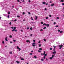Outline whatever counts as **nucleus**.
Listing matches in <instances>:
<instances>
[{"label":"nucleus","mask_w":64,"mask_h":64,"mask_svg":"<svg viewBox=\"0 0 64 64\" xmlns=\"http://www.w3.org/2000/svg\"><path fill=\"white\" fill-rule=\"evenodd\" d=\"M11 28H12V29H13V28H13V27H11Z\"/></svg>","instance_id":"obj_59"},{"label":"nucleus","mask_w":64,"mask_h":64,"mask_svg":"<svg viewBox=\"0 0 64 64\" xmlns=\"http://www.w3.org/2000/svg\"><path fill=\"white\" fill-rule=\"evenodd\" d=\"M45 58H46V57L44 56V59H45Z\"/></svg>","instance_id":"obj_53"},{"label":"nucleus","mask_w":64,"mask_h":64,"mask_svg":"<svg viewBox=\"0 0 64 64\" xmlns=\"http://www.w3.org/2000/svg\"><path fill=\"white\" fill-rule=\"evenodd\" d=\"M16 63H18V64H19V63H20V62H18V61H16Z\"/></svg>","instance_id":"obj_4"},{"label":"nucleus","mask_w":64,"mask_h":64,"mask_svg":"<svg viewBox=\"0 0 64 64\" xmlns=\"http://www.w3.org/2000/svg\"><path fill=\"white\" fill-rule=\"evenodd\" d=\"M14 22H15L16 21H17V20L15 19L14 20Z\"/></svg>","instance_id":"obj_25"},{"label":"nucleus","mask_w":64,"mask_h":64,"mask_svg":"<svg viewBox=\"0 0 64 64\" xmlns=\"http://www.w3.org/2000/svg\"><path fill=\"white\" fill-rule=\"evenodd\" d=\"M46 11H47V8H45V9H44Z\"/></svg>","instance_id":"obj_35"},{"label":"nucleus","mask_w":64,"mask_h":64,"mask_svg":"<svg viewBox=\"0 0 64 64\" xmlns=\"http://www.w3.org/2000/svg\"><path fill=\"white\" fill-rule=\"evenodd\" d=\"M12 52H10V54H12Z\"/></svg>","instance_id":"obj_28"},{"label":"nucleus","mask_w":64,"mask_h":64,"mask_svg":"<svg viewBox=\"0 0 64 64\" xmlns=\"http://www.w3.org/2000/svg\"><path fill=\"white\" fill-rule=\"evenodd\" d=\"M13 41H14V42H16V40H14Z\"/></svg>","instance_id":"obj_44"},{"label":"nucleus","mask_w":64,"mask_h":64,"mask_svg":"<svg viewBox=\"0 0 64 64\" xmlns=\"http://www.w3.org/2000/svg\"><path fill=\"white\" fill-rule=\"evenodd\" d=\"M17 17L19 18V17H20L19 16H17Z\"/></svg>","instance_id":"obj_54"},{"label":"nucleus","mask_w":64,"mask_h":64,"mask_svg":"<svg viewBox=\"0 0 64 64\" xmlns=\"http://www.w3.org/2000/svg\"><path fill=\"white\" fill-rule=\"evenodd\" d=\"M42 61H44V60L43 59H42Z\"/></svg>","instance_id":"obj_32"},{"label":"nucleus","mask_w":64,"mask_h":64,"mask_svg":"<svg viewBox=\"0 0 64 64\" xmlns=\"http://www.w3.org/2000/svg\"><path fill=\"white\" fill-rule=\"evenodd\" d=\"M22 2H25V1L23 0Z\"/></svg>","instance_id":"obj_58"},{"label":"nucleus","mask_w":64,"mask_h":64,"mask_svg":"<svg viewBox=\"0 0 64 64\" xmlns=\"http://www.w3.org/2000/svg\"><path fill=\"white\" fill-rule=\"evenodd\" d=\"M62 5H64V3H62Z\"/></svg>","instance_id":"obj_50"},{"label":"nucleus","mask_w":64,"mask_h":64,"mask_svg":"<svg viewBox=\"0 0 64 64\" xmlns=\"http://www.w3.org/2000/svg\"><path fill=\"white\" fill-rule=\"evenodd\" d=\"M16 27H14V29H16Z\"/></svg>","instance_id":"obj_23"},{"label":"nucleus","mask_w":64,"mask_h":64,"mask_svg":"<svg viewBox=\"0 0 64 64\" xmlns=\"http://www.w3.org/2000/svg\"><path fill=\"white\" fill-rule=\"evenodd\" d=\"M38 52H41V51L40 50H38Z\"/></svg>","instance_id":"obj_24"},{"label":"nucleus","mask_w":64,"mask_h":64,"mask_svg":"<svg viewBox=\"0 0 64 64\" xmlns=\"http://www.w3.org/2000/svg\"><path fill=\"white\" fill-rule=\"evenodd\" d=\"M10 12H9L8 13V14H10Z\"/></svg>","instance_id":"obj_45"},{"label":"nucleus","mask_w":64,"mask_h":64,"mask_svg":"<svg viewBox=\"0 0 64 64\" xmlns=\"http://www.w3.org/2000/svg\"><path fill=\"white\" fill-rule=\"evenodd\" d=\"M17 1L18 2H20V0H18Z\"/></svg>","instance_id":"obj_55"},{"label":"nucleus","mask_w":64,"mask_h":64,"mask_svg":"<svg viewBox=\"0 0 64 64\" xmlns=\"http://www.w3.org/2000/svg\"><path fill=\"white\" fill-rule=\"evenodd\" d=\"M33 41L34 42V43H35V40H33Z\"/></svg>","instance_id":"obj_18"},{"label":"nucleus","mask_w":64,"mask_h":64,"mask_svg":"<svg viewBox=\"0 0 64 64\" xmlns=\"http://www.w3.org/2000/svg\"><path fill=\"white\" fill-rule=\"evenodd\" d=\"M59 46L60 48H62V47H63V45L62 44L61 45H60Z\"/></svg>","instance_id":"obj_3"},{"label":"nucleus","mask_w":64,"mask_h":64,"mask_svg":"<svg viewBox=\"0 0 64 64\" xmlns=\"http://www.w3.org/2000/svg\"><path fill=\"white\" fill-rule=\"evenodd\" d=\"M12 31H15V29H13L12 30Z\"/></svg>","instance_id":"obj_38"},{"label":"nucleus","mask_w":64,"mask_h":64,"mask_svg":"<svg viewBox=\"0 0 64 64\" xmlns=\"http://www.w3.org/2000/svg\"><path fill=\"white\" fill-rule=\"evenodd\" d=\"M15 32H17V30H15Z\"/></svg>","instance_id":"obj_57"},{"label":"nucleus","mask_w":64,"mask_h":64,"mask_svg":"<svg viewBox=\"0 0 64 64\" xmlns=\"http://www.w3.org/2000/svg\"><path fill=\"white\" fill-rule=\"evenodd\" d=\"M28 30V29H29V28H26Z\"/></svg>","instance_id":"obj_62"},{"label":"nucleus","mask_w":64,"mask_h":64,"mask_svg":"<svg viewBox=\"0 0 64 64\" xmlns=\"http://www.w3.org/2000/svg\"><path fill=\"white\" fill-rule=\"evenodd\" d=\"M56 22H54V25H55V24H56Z\"/></svg>","instance_id":"obj_41"},{"label":"nucleus","mask_w":64,"mask_h":64,"mask_svg":"<svg viewBox=\"0 0 64 64\" xmlns=\"http://www.w3.org/2000/svg\"><path fill=\"white\" fill-rule=\"evenodd\" d=\"M46 28V27H45L43 28V29H45Z\"/></svg>","instance_id":"obj_19"},{"label":"nucleus","mask_w":64,"mask_h":64,"mask_svg":"<svg viewBox=\"0 0 64 64\" xmlns=\"http://www.w3.org/2000/svg\"><path fill=\"white\" fill-rule=\"evenodd\" d=\"M10 43H12V42H10Z\"/></svg>","instance_id":"obj_61"},{"label":"nucleus","mask_w":64,"mask_h":64,"mask_svg":"<svg viewBox=\"0 0 64 64\" xmlns=\"http://www.w3.org/2000/svg\"><path fill=\"white\" fill-rule=\"evenodd\" d=\"M34 58H37V57H36V56H34Z\"/></svg>","instance_id":"obj_13"},{"label":"nucleus","mask_w":64,"mask_h":64,"mask_svg":"<svg viewBox=\"0 0 64 64\" xmlns=\"http://www.w3.org/2000/svg\"><path fill=\"white\" fill-rule=\"evenodd\" d=\"M12 36H10V38H12Z\"/></svg>","instance_id":"obj_42"},{"label":"nucleus","mask_w":64,"mask_h":64,"mask_svg":"<svg viewBox=\"0 0 64 64\" xmlns=\"http://www.w3.org/2000/svg\"><path fill=\"white\" fill-rule=\"evenodd\" d=\"M26 42H29V43H30V41L29 40H26Z\"/></svg>","instance_id":"obj_6"},{"label":"nucleus","mask_w":64,"mask_h":64,"mask_svg":"<svg viewBox=\"0 0 64 64\" xmlns=\"http://www.w3.org/2000/svg\"><path fill=\"white\" fill-rule=\"evenodd\" d=\"M40 41H39V42H38V43H40Z\"/></svg>","instance_id":"obj_64"},{"label":"nucleus","mask_w":64,"mask_h":64,"mask_svg":"<svg viewBox=\"0 0 64 64\" xmlns=\"http://www.w3.org/2000/svg\"><path fill=\"white\" fill-rule=\"evenodd\" d=\"M11 22H10V23H9V24H10V25H11Z\"/></svg>","instance_id":"obj_52"},{"label":"nucleus","mask_w":64,"mask_h":64,"mask_svg":"<svg viewBox=\"0 0 64 64\" xmlns=\"http://www.w3.org/2000/svg\"><path fill=\"white\" fill-rule=\"evenodd\" d=\"M30 30H32L33 29V28H32L31 27L30 28Z\"/></svg>","instance_id":"obj_12"},{"label":"nucleus","mask_w":64,"mask_h":64,"mask_svg":"<svg viewBox=\"0 0 64 64\" xmlns=\"http://www.w3.org/2000/svg\"><path fill=\"white\" fill-rule=\"evenodd\" d=\"M44 56H47V54H44Z\"/></svg>","instance_id":"obj_43"},{"label":"nucleus","mask_w":64,"mask_h":64,"mask_svg":"<svg viewBox=\"0 0 64 64\" xmlns=\"http://www.w3.org/2000/svg\"><path fill=\"white\" fill-rule=\"evenodd\" d=\"M7 37H6L5 39V40L6 41H8V40H7Z\"/></svg>","instance_id":"obj_5"},{"label":"nucleus","mask_w":64,"mask_h":64,"mask_svg":"<svg viewBox=\"0 0 64 64\" xmlns=\"http://www.w3.org/2000/svg\"><path fill=\"white\" fill-rule=\"evenodd\" d=\"M18 49L19 51H20L21 50V49L20 48H18Z\"/></svg>","instance_id":"obj_22"},{"label":"nucleus","mask_w":64,"mask_h":64,"mask_svg":"<svg viewBox=\"0 0 64 64\" xmlns=\"http://www.w3.org/2000/svg\"><path fill=\"white\" fill-rule=\"evenodd\" d=\"M21 60H24V59L23 58H21Z\"/></svg>","instance_id":"obj_20"},{"label":"nucleus","mask_w":64,"mask_h":64,"mask_svg":"<svg viewBox=\"0 0 64 64\" xmlns=\"http://www.w3.org/2000/svg\"><path fill=\"white\" fill-rule=\"evenodd\" d=\"M55 48H54V52H52V53L53 54H55L56 53V51H55Z\"/></svg>","instance_id":"obj_1"},{"label":"nucleus","mask_w":64,"mask_h":64,"mask_svg":"<svg viewBox=\"0 0 64 64\" xmlns=\"http://www.w3.org/2000/svg\"><path fill=\"white\" fill-rule=\"evenodd\" d=\"M28 14H29V15H30V12H28Z\"/></svg>","instance_id":"obj_49"},{"label":"nucleus","mask_w":64,"mask_h":64,"mask_svg":"<svg viewBox=\"0 0 64 64\" xmlns=\"http://www.w3.org/2000/svg\"><path fill=\"white\" fill-rule=\"evenodd\" d=\"M25 37H26V38H27V36H25Z\"/></svg>","instance_id":"obj_60"},{"label":"nucleus","mask_w":64,"mask_h":64,"mask_svg":"<svg viewBox=\"0 0 64 64\" xmlns=\"http://www.w3.org/2000/svg\"><path fill=\"white\" fill-rule=\"evenodd\" d=\"M48 19V17H46V19Z\"/></svg>","instance_id":"obj_46"},{"label":"nucleus","mask_w":64,"mask_h":64,"mask_svg":"<svg viewBox=\"0 0 64 64\" xmlns=\"http://www.w3.org/2000/svg\"><path fill=\"white\" fill-rule=\"evenodd\" d=\"M52 58H53L52 57H51L50 58V60L52 59Z\"/></svg>","instance_id":"obj_16"},{"label":"nucleus","mask_w":64,"mask_h":64,"mask_svg":"<svg viewBox=\"0 0 64 64\" xmlns=\"http://www.w3.org/2000/svg\"><path fill=\"white\" fill-rule=\"evenodd\" d=\"M39 50H42V48H40Z\"/></svg>","instance_id":"obj_30"},{"label":"nucleus","mask_w":64,"mask_h":64,"mask_svg":"<svg viewBox=\"0 0 64 64\" xmlns=\"http://www.w3.org/2000/svg\"><path fill=\"white\" fill-rule=\"evenodd\" d=\"M44 41H45V42L46 41V39H44Z\"/></svg>","instance_id":"obj_33"},{"label":"nucleus","mask_w":64,"mask_h":64,"mask_svg":"<svg viewBox=\"0 0 64 64\" xmlns=\"http://www.w3.org/2000/svg\"><path fill=\"white\" fill-rule=\"evenodd\" d=\"M41 24H43V22H41Z\"/></svg>","instance_id":"obj_40"},{"label":"nucleus","mask_w":64,"mask_h":64,"mask_svg":"<svg viewBox=\"0 0 64 64\" xmlns=\"http://www.w3.org/2000/svg\"><path fill=\"white\" fill-rule=\"evenodd\" d=\"M42 4H46V2H42Z\"/></svg>","instance_id":"obj_7"},{"label":"nucleus","mask_w":64,"mask_h":64,"mask_svg":"<svg viewBox=\"0 0 64 64\" xmlns=\"http://www.w3.org/2000/svg\"><path fill=\"white\" fill-rule=\"evenodd\" d=\"M41 44H39V46L40 47H41Z\"/></svg>","instance_id":"obj_27"},{"label":"nucleus","mask_w":64,"mask_h":64,"mask_svg":"<svg viewBox=\"0 0 64 64\" xmlns=\"http://www.w3.org/2000/svg\"><path fill=\"white\" fill-rule=\"evenodd\" d=\"M58 26H56V27H58Z\"/></svg>","instance_id":"obj_34"},{"label":"nucleus","mask_w":64,"mask_h":64,"mask_svg":"<svg viewBox=\"0 0 64 64\" xmlns=\"http://www.w3.org/2000/svg\"><path fill=\"white\" fill-rule=\"evenodd\" d=\"M22 14L23 15H24V14H25V12H23Z\"/></svg>","instance_id":"obj_37"},{"label":"nucleus","mask_w":64,"mask_h":64,"mask_svg":"<svg viewBox=\"0 0 64 64\" xmlns=\"http://www.w3.org/2000/svg\"><path fill=\"white\" fill-rule=\"evenodd\" d=\"M54 56H55L53 55H52V58H53V57H54Z\"/></svg>","instance_id":"obj_9"},{"label":"nucleus","mask_w":64,"mask_h":64,"mask_svg":"<svg viewBox=\"0 0 64 64\" xmlns=\"http://www.w3.org/2000/svg\"><path fill=\"white\" fill-rule=\"evenodd\" d=\"M40 31H43V30L42 29L40 30Z\"/></svg>","instance_id":"obj_39"},{"label":"nucleus","mask_w":64,"mask_h":64,"mask_svg":"<svg viewBox=\"0 0 64 64\" xmlns=\"http://www.w3.org/2000/svg\"><path fill=\"white\" fill-rule=\"evenodd\" d=\"M49 16L50 17H51V16H51V15H50Z\"/></svg>","instance_id":"obj_47"},{"label":"nucleus","mask_w":64,"mask_h":64,"mask_svg":"<svg viewBox=\"0 0 64 64\" xmlns=\"http://www.w3.org/2000/svg\"><path fill=\"white\" fill-rule=\"evenodd\" d=\"M36 17V20H37V19H38V17H37V16H35Z\"/></svg>","instance_id":"obj_8"},{"label":"nucleus","mask_w":64,"mask_h":64,"mask_svg":"<svg viewBox=\"0 0 64 64\" xmlns=\"http://www.w3.org/2000/svg\"><path fill=\"white\" fill-rule=\"evenodd\" d=\"M2 43L3 44H4L5 43V42H4V41H3L2 42Z\"/></svg>","instance_id":"obj_26"},{"label":"nucleus","mask_w":64,"mask_h":64,"mask_svg":"<svg viewBox=\"0 0 64 64\" xmlns=\"http://www.w3.org/2000/svg\"><path fill=\"white\" fill-rule=\"evenodd\" d=\"M54 4H51V6H54Z\"/></svg>","instance_id":"obj_11"},{"label":"nucleus","mask_w":64,"mask_h":64,"mask_svg":"<svg viewBox=\"0 0 64 64\" xmlns=\"http://www.w3.org/2000/svg\"><path fill=\"white\" fill-rule=\"evenodd\" d=\"M46 26L47 27H49V24H47Z\"/></svg>","instance_id":"obj_15"},{"label":"nucleus","mask_w":64,"mask_h":64,"mask_svg":"<svg viewBox=\"0 0 64 64\" xmlns=\"http://www.w3.org/2000/svg\"><path fill=\"white\" fill-rule=\"evenodd\" d=\"M35 44H36V43H33L32 44V46H33V47H35V46H36V45H35Z\"/></svg>","instance_id":"obj_2"},{"label":"nucleus","mask_w":64,"mask_h":64,"mask_svg":"<svg viewBox=\"0 0 64 64\" xmlns=\"http://www.w3.org/2000/svg\"><path fill=\"white\" fill-rule=\"evenodd\" d=\"M31 18V19H32V20H33V18L32 17Z\"/></svg>","instance_id":"obj_31"},{"label":"nucleus","mask_w":64,"mask_h":64,"mask_svg":"<svg viewBox=\"0 0 64 64\" xmlns=\"http://www.w3.org/2000/svg\"><path fill=\"white\" fill-rule=\"evenodd\" d=\"M61 2H64V0H61Z\"/></svg>","instance_id":"obj_29"},{"label":"nucleus","mask_w":64,"mask_h":64,"mask_svg":"<svg viewBox=\"0 0 64 64\" xmlns=\"http://www.w3.org/2000/svg\"><path fill=\"white\" fill-rule=\"evenodd\" d=\"M50 50H52V48H50Z\"/></svg>","instance_id":"obj_56"},{"label":"nucleus","mask_w":64,"mask_h":64,"mask_svg":"<svg viewBox=\"0 0 64 64\" xmlns=\"http://www.w3.org/2000/svg\"><path fill=\"white\" fill-rule=\"evenodd\" d=\"M44 25H45V26H47V24H43V26H44Z\"/></svg>","instance_id":"obj_10"},{"label":"nucleus","mask_w":64,"mask_h":64,"mask_svg":"<svg viewBox=\"0 0 64 64\" xmlns=\"http://www.w3.org/2000/svg\"><path fill=\"white\" fill-rule=\"evenodd\" d=\"M17 48H19V47H18V46H17Z\"/></svg>","instance_id":"obj_63"},{"label":"nucleus","mask_w":64,"mask_h":64,"mask_svg":"<svg viewBox=\"0 0 64 64\" xmlns=\"http://www.w3.org/2000/svg\"><path fill=\"white\" fill-rule=\"evenodd\" d=\"M63 32V31H60V33H62Z\"/></svg>","instance_id":"obj_17"},{"label":"nucleus","mask_w":64,"mask_h":64,"mask_svg":"<svg viewBox=\"0 0 64 64\" xmlns=\"http://www.w3.org/2000/svg\"><path fill=\"white\" fill-rule=\"evenodd\" d=\"M60 30H58V32H60Z\"/></svg>","instance_id":"obj_36"},{"label":"nucleus","mask_w":64,"mask_h":64,"mask_svg":"<svg viewBox=\"0 0 64 64\" xmlns=\"http://www.w3.org/2000/svg\"><path fill=\"white\" fill-rule=\"evenodd\" d=\"M45 54V52L44 51V53L43 54V55H44Z\"/></svg>","instance_id":"obj_21"},{"label":"nucleus","mask_w":64,"mask_h":64,"mask_svg":"<svg viewBox=\"0 0 64 64\" xmlns=\"http://www.w3.org/2000/svg\"><path fill=\"white\" fill-rule=\"evenodd\" d=\"M30 55H32V53H30Z\"/></svg>","instance_id":"obj_48"},{"label":"nucleus","mask_w":64,"mask_h":64,"mask_svg":"<svg viewBox=\"0 0 64 64\" xmlns=\"http://www.w3.org/2000/svg\"><path fill=\"white\" fill-rule=\"evenodd\" d=\"M8 18H9V15H8Z\"/></svg>","instance_id":"obj_51"},{"label":"nucleus","mask_w":64,"mask_h":64,"mask_svg":"<svg viewBox=\"0 0 64 64\" xmlns=\"http://www.w3.org/2000/svg\"><path fill=\"white\" fill-rule=\"evenodd\" d=\"M53 47H54V48H56L57 46H54Z\"/></svg>","instance_id":"obj_14"}]
</instances>
